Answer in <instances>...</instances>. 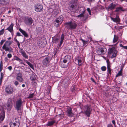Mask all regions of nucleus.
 Returning a JSON list of instances; mask_svg holds the SVG:
<instances>
[{
  "label": "nucleus",
  "instance_id": "f257e3e1",
  "mask_svg": "<svg viewBox=\"0 0 127 127\" xmlns=\"http://www.w3.org/2000/svg\"><path fill=\"white\" fill-rule=\"evenodd\" d=\"M12 43V41H7L2 46V49L6 52L8 51L9 53L13 52L12 49L10 46Z\"/></svg>",
  "mask_w": 127,
  "mask_h": 127
},
{
  "label": "nucleus",
  "instance_id": "f03ea898",
  "mask_svg": "<svg viewBox=\"0 0 127 127\" xmlns=\"http://www.w3.org/2000/svg\"><path fill=\"white\" fill-rule=\"evenodd\" d=\"M117 51L114 47L109 48L108 51V56L113 58L116 57Z\"/></svg>",
  "mask_w": 127,
  "mask_h": 127
},
{
  "label": "nucleus",
  "instance_id": "7ed1b4c3",
  "mask_svg": "<svg viewBox=\"0 0 127 127\" xmlns=\"http://www.w3.org/2000/svg\"><path fill=\"white\" fill-rule=\"evenodd\" d=\"M23 101L21 98H19L16 101L14 104V107L17 111L21 110Z\"/></svg>",
  "mask_w": 127,
  "mask_h": 127
},
{
  "label": "nucleus",
  "instance_id": "20e7f679",
  "mask_svg": "<svg viewBox=\"0 0 127 127\" xmlns=\"http://www.w3.org/2000/svg\"><path fill=\"white\" fill-rule=\"evenodd\" d=\"M65 24L67 25V28L70 30L75 29L77 26V24L74 22L70 21L66 23Z\"/></svg>",
  "mask_w": 127,
  "mask_h": 127
},
{
  "label": "nucleus",
  "instance_id": "39448f33",
  "mask_svg": "<svg viewBox=\"0 0 127 127\" xmlns=\"http://www.w3.org/2000/svg\"><path fill=\"white\" fill-rule=\"evenodd\" d=\"M107 50L106 48L104 47H99L97 49L96 53L99 55H103L106 53Z\"/></svg>",
  "mask_w": 127,
  "mask_h": 127
},
{
  "label": "nucleus",
  "instance_id": "423d86ee",
  "mask_svg": "<svg viewBox=\"0 0 127 127\" xmlns=\"http://www.w3.org/2000/svg\"><path fill=\"white\" fill-rule=\"evenodd\" d=\"M33 21L32 18L30 17H25L24 20V22L25 24L29 26L31 25Z\"/></svg>",
  "mask_w": 127,
  "mask_h": 127
},
{
  "label": "nucleus",
  "instance_id": "0eeeda50",
  "mask_svg": "<svg viewBox=\"0 0 127 127\" xmlns=\"http://www.w3.org/2000/svg\"><path fill=\"white\" fill-rule=\"evenodd\" d=\"M35 10L37 12H39L43 10V6L41 4H36L34 6Z\"/></svg>",
  "mask_w": 127,
  "mask_h": 127
},
{
  "label": "nucleus",
  "instance_id": "6e6552de",
  "mask_svg": "<svg viewBox=\"0 0 127 127\" xmlns=\"http://www.w3.org/2000/svg\"><path fill=\"white\" fill-rule=\"evenodd\" d=\"M13 105L12 100L11 99H9L6 105V108L7 110L10 111L11 110Z\"/></svg>",
  "mask_w": 127,
  "mask_h": 127
},
{
  "label": "nucleus",
  "instance_id": "1a4fd4ad",
  "mask_svg": "<svg viewBox=\"0 0 127 127\" xmlns=\"http://www.w3.org/2000/svg\"><path fill=\"white\" fill-rule=\"evenodd\" d=\"M85 108L86 110L84 112V113L87 117H89L90 116L92 109L88 105L86 106L85 107Z\"/></svg>",
  "mask_w": 127,
  "mask_h": 127
},
{
  "label": "nucleus",
  "instance_id": "9d476101",
  "mask_svg": "<svg viewBox=\"0 0 127 127\" xmlns=\"http://www.w3.org/2000/svg\"><path fill=\"white\" fill-rule=\"evenodd\" d=\"M5 91L8 94H11L13 91V88L11 86H8L5 89Z\"/></svg>",
  "mask_w": 127,
  "mask_h": 127
},
{
  "label": "nucleus",
  "instance_id": "9b49d317",
  "mask_svg": "<svg viewBox=\"0 0 127 127\" xmlns=\"http://www.w3.org/2000/svg\"><path fill=\"white\" fill-rule=\"evenodd\" d=\"M16 79L20 83L22 82L23 81L22 75L21 73L18 74L16 77Z\"/></svg>",
  "mask_w": 127,
  "mask_h": 127
},
{
  "label": "nucleus",
  "instance_id": "f8f14e48",
  "mask_svg": "<svg viewBox=\"0 0 127 127\" xmlns=\"http://www.w3.org/2000/svg\"><path fill=\"white\" fill-rule=\"evenodd\" d=\"M50 61V60L49 57V56H47L43 60L42 64L43 65L46 66L48 64Z\"/></svg>",
  "mask_w": 127,
  "mask_h": 127
},
{
  "label": "nucleus",
  "instance_id": "ddd939ff",
  "mask_svg": "<svg viewBox=\"0 0 127 127\" xmlns=\"http://www.w3.org/2000/svg\"><path fill=\"white\" fill-rule=\"evenodd\" d=\"M71 57L70 56L67 55L65 56L64 58L63 62L64 63H66L67 62H68V64H69L70 62L71 59Z\"/></svg>",
  "mask_w": 127,
  "mask_h": 127
},
{
  "label": "nucleus",
  "instance_id": "4468645a",
  "mask_svg": "<svg viewBox=\"0 0 127 127\" xmlns=\"http://www.w3.org/2000/svg\"><path fill=\"white\" fill-rule=\"evenodd\" d=\"M66 113L67 115L69 117H72L74 115L72 112V108L71 107L67 108Z\"/></svg>",
  "mask_w": 127,
  "mask_h": 127
},
{
  "label": "nucleus",
  "instance_id": "2eb2a0df",
  "mask_svg": "<svg viewBox=\"0 0 127 127\" xmlns=\"http://www.w3.org/2000/svg\"><path fill=\"white\" fill-rule=\"evenodd\" d=\"M107 67V71L109 74L111 75V69L110 68L111 66L110 63L108 60L106 61Z\"/></svg>",
  "mask_w": 127,
  "mask_h": 127
},
{
  "label": "nucleus",
  "instance_id": "dca6fc26",
  "mask_svg": "<svg viewBox=\"0 0 127 127\" xmlns=\"http://www.w3.org/2000/svg\"><path fill=\"white\" fill-rule=\"evenodd\" d=\"M116 6V4H115L113 2H112L110 3L108 6V10H111L114 9L115 8Z\"/></svg>",
  "mask_w": 127,
  "mask_h": 127
},
{
  "label": "nucleus",
  "instance_id": "f3484780",
  "mask_svg": "<svg viewBox=\"0 0 127 127\" xmlns=\"http://www.w3.org/2000/svg\"><path fill=\"white\" fill-rule=\"evenodd\" d=\"M20 53H21L24 57L26 59H28V56L25 52L24 50H23L22 48L21 49V50L20 51Z\"/></svg>",
  "mask_w": 127,
  "mask_h": 127
},
{
  "label": "nucleus",
  "instance_id": "a211bd4d",
  "mask_svg": "<svg viewBox=\"0 0 127 127\" xmlns=\"http://www.w3.org/2000/svg\"><path fill=\"white\" fill-rule=\"evenodd\" d=\"M14 26V24L13 23H11L10 25L8 28L6 29V30H8L10 32H11L13 31V27Z\"/></svg>",
  "mask_w": 127,
  "mask_h": 127
},
{
  "label": "nucleus",
  "instance_id": "6ab92c4d",
  "mask_svg": "<svg viewBox=\"0 0 127 127\" xmlns=\"http://www.w3.org/2000/svg\"><path fill=\"white\" fill-rule=\"evenodd\" d=\"M84 13H81L80 14L77 16V17L80 18L83 17V19L82 20V21H84L86 20L88 18V17H84Z\"/></svg>",
  "mask_w": 127,
  "mask_h": 127
},
{
  "label": "nucleus",
  "instance_id": "aec40b11",
  "mask_svg": "<svg viewBox=\"0 0 127 127\" xmlns=\"http://www.w3.org/2000/svg\"><path fill=\"white\" fill-rule=\"evenodd\" d=\"M56 123V121L54 119L48 121L46 124L47 126H53Z\"/></svg>",
  "mask_w": 127,
  "mask_h": 127
},
{
  "label": "nucleus",
  "instance_id": "412c9836",
  "mask_svg": "<svg viewBox=\"0 0 127 127\" xmlns=\"http://www.w3.org/2000/svg\"><path fill=\"white\" fill-rule=\"evenodd\" d=\"M9 0H0V4L6 5L9 2Z\"/></svg>",
  "mask_w": 127,
  "mask_h": 127
},
{
  "label": "nucleus",
  "instance_id": "4be33fe9",
  "mask_svg": "<svg viewBox=\"0 0 127 127\" xmlns=\"http://www.w3.org/2000/svg\"><path fill=\"white\" fill-rule=\"evenodd\" d=\"M19 30L25 37H28V34L25 31L22 29L21 28L19 29Z\"/></svg>",
  "mask_w": 127,
  "mask_h": 127
},
{
  "label": "nucleus",
  "instance_id": "5701e85b",
  "mask_svg": "<svg viewBox=\"0 0 127 127\" xmlns=\"http://www.w3.org/2000/svg\"><path fill=\"white\" fill-rule=\"evenodd\" d=\"M79 10L80 13H84L86 11V9L84 7H81L79 8Z\"/></svg>",
  "mask_w": 127,
  "mask_h": 127
},
{
  "label": "nucleus",
  "instance_id": "b1692460",
  "mask_svg": "<svg viewBox=\"0 0 127 127\" xmlns=\"http://www.w3.org/2000/svg\"><path fill=\"white\" fill-rule=\"evenodd\" d=\"M123 8L121 7H118L116 8L115 12H118L120 11H124L125 10L123 9Z\"/></svg>",
  "mask_w": 127,
  "mask_h": 127
},
{
  "label": "nucleus",
  "instance_id": "393cba45",
  "mask_svg": "<svg viewBox=\"0 0 127 127\" xmlns=\"http://www.w3.org/2000/svg\"><path fill=\"white\" fill-rule=\"evenodd\" d=\"M9 124L10 127H19L20 125L13 122H10Z\"/></svg>",
  "mask_w": 127,
  "mask_h": 127
},
{
  "label": "nucleus",
  "instance_id": "a878e982",
  "mask_svg": "<svg viewBox=\"0 0 127 127\" xmlns=\"http://www.w3.org/2000/svg\"><path fill=\"white\" fill-rule=\"evenodd\" d=\"M60 23V22L59 21V20L56 19L55 21H54V26L56 27H58L59 26Z\"/></svg>",
  "mask_w": 127,
  "mask_h": 127
},
{
  "label": "nucleus",
  "instance_id": "bb28decb",
  "mask_svg": "<svg viewBox=\"0 0 127 127\" xmlns=\"http://www.w3.org/2000/svg\"><path fill=\"white\" fill-rule=\"evenodd\" d=\"M56 19L58 20L60 22H61L60 24H61L63 20V17L61 15L58 17Z\"/></svg>",
  "mask_w": 127,
  "mask_h": 127
},
{
  "label": "nucleus",
  "instance_id": "cd10ccee",
  "mask_svg": "<svg viewBox=\"0 0 127 127\" xmlns=\"http://www.w3.org/2000/svg\"><path fill=\"white\" fill-rule=\"evenodd\" d=\"M122 69H121L119 71L117 74L116 76V77H117L119 76H122L123 74L122 73Z\"/></svg>",
  "mask_w": 127,
  "mask_h": 127
},
{
  "label": "nucleus",
  "instance_id": "c85d7f7f",
  "mask_svg": "<svg viewBox=\"0 0 127 127\" xmlns=\"http://www.w3.org/2000/svg\"><path fill=\"white\" fill-rule=\"evenodd\" d=\"M13 123L17 124L20 125V122L18 118H15L13 120Z\"/></svg>",
  "mask_w": 127,
  "mask_h": 127
},
{
  "label": "nucleus",
  "instance_id": "c756f323",
  "mask_svg": "<svg viewBox=\"0 0 127 127\" xmlns=\"http://www.w3.org/2000/svg\"><path fill=\"white\" fill-rule=\"evenodd\" d=\"M76 60L78 61V65L80 66H81L82 65L81 60L79 59V57H78L77 59H76L75 61Z\"/></svg>",
  "mask_w": 127,
  "mask_h": 127
},
{
  "label": "nucleus",
  "instance_id": "7c9ffc66",
  "mask_svg": "<svg viewBox=\"0 0 127 127\" xmlns=\"http://www.w3.org/2000/svg\"><path fill=\"white\" fill-rule=\"evenodd\" d=\"M59 11L58 10L56 9L54 10L52 12V14L54 16H56L57 15Z\"/></svg>",
  "mask_w": 127,
  "mask_h": 127
},
{
  "label": "nucleus",
  "instance_id": "2f4dec72",
  "mask_svg": "<svg viewBox=\"0 0 127 127\" xmlns=\"http://www.w3.org/2000/svg\"><path fill=\"white\" fill-rule=\"evenodd\" d=\"M5 118V115L4 114H2L0 115V122H2L3 121Z\"/></svg>",
  "mask_w": 127,
  "mask_h": 127
},
{
  "label": "nucleus",
  "instance_id": "473e14b6",
  "mask_svg": "<svg viewBox=\"0 0 127 127\" xmlns=\"http://www.w3.org/2000/svg\"><path fill=\"white\" fill-rule=\"evenodd\" d=\"M81 40L82 41L83 43V46H86V45L88 43V42L89 41L88 40L87 41H85L83 39H81Z\"/></svg>",
  "mask_w": 127,
  "mask_h": 127
},
{
  "label": "nucleus",
  "instance_id": "72a5a7b5",
  "mask_svg": "<svg viewBox=\"0 0 127 127\" xmlns=\"http://www.w3.org/2000/svg\"><path fill=\"white\" fill-rule=\"evenodd\" d=\"M3 68V63L2 61H0V72H1Z\"/></svg>",
  "mask_w": 127,
  "mask_h": 127
},
{
  "label": "nucleus",
  "instance_id": "f704fd0d",
  "mask_svg": "<svg viewBox=\"0 0 127 127\" xmlns=\"http://www.w3.org/2000/svg\"><path fill=\"white\" fill-rule=\"evenodd\" d=\"M26 63L32 69L33 68V65L31 63L28 61H27Z\"/></svg>",
  "mask_w": 127,
  "mask_h": 127
},
{
  "label": "nucleus",
  "instance_id": "c9c22d12",
  "mask_svg": "<svg viewBox=\"0 0 127 127\" xmlns=\"http://www.w3.org/2000/svg\"><path fill=\"white\" fill-rule=\"evenodd\" d=\"M118 40V38L117 36L115 35H114L113 40V42L115 43Z\"/></svg>",
  "mask_w": 127,
  "mask_h": 127
},
{
  "label": "nucleus",
  "instance_id": "e433bc0d",
  "mask_svg": "<svg viewBox=\"0 0 127 127\" xmlns=\"http://www.w3.org/2000/svg\"><path fill=\"white\" fill-rule=\"evenodd\" d=\"M60 66L62 68H66L67 67V65H66L62 63L60 64Z\"/></svg>",
  "mask_w": 127,
  "mask_h": 127
},
{
  "label": "nucleus",
  "instance_id": "4c0bfd02",
  "mask_svg": "<svg viewBox=\"0 0 127 127\" xmlns=\"http://www.w3.org/2000/svg\"><path fill=\"white\" fill-rule=\"evenodd\" d=\"M111 19L113 20V21L115 22H119V19L116 18H111Z\"/></svg>",
  "mask_w": 127,
  "mask_h": 127
},
{
  "label": "nucleus",
  "instance_id": "58836bf2",
  "mask_svg": "<svg viewBox=\"0 0 127 127\" xmlns=\"http://www.w3.org/2000/svg\"><path fill=\"white\" fill-rule=\"evenodd\" d=\"M101 69L102 71H104L106 70V68L105 66H103L101 67Z\"/></svg>",
  "mask_w": 127,
  "mask_h": 127
},
{
  "label": "nucleus",
  "instance_id": "ea45409f",
  "mask_svg": "<svg viewBox=\"0 0 127 127\" xmlns=\"http://www.w3.org/2000/svg\"><path fill=\"white\" fill-rule=\"evenodd\" d=\"M34 95V93H32V94H30L29 95L28 98H32Z\"/></svg>",
  "mask_w": 127,
  "mask_h": 127
},
{
  "label": "nucleus",
  "instance_id": "a19ab883",
  "mask_svg": "<svg viewBox=\"0 0 127 127\" xmlns=\"http://www.w3.org/2000/svg\"><path fill=\"white\" fill-rule=\"evenodd\" d=\"M58 40L59 39L57 38H56L53 39V42L54 43H57L58 42Z\"/></svg>",
  "mask_w": 127,
  "mask_h": 127
},
{
  "label": "nucleus",
  "instance_id": "79ce46f5",
  "mask_svg": "<svg viewBox=\"0 0 127 127\" xmlns=\"http://www.w3.org/2000/svg\"><path fill=\"white\" fill-rule=\"evenodd\" d=\"M75 86L74 85L72 87L71 90V91L73 93H74V92L75 90Z\"/></svg>",
  "mask_w": 127,
  "mask_h": 127
},
{
  "label": "nucleus",
  "instance_id": "37998d69",
  "mask_svg": "<svg viewBox=\"0 0 127 127\" xmlns=\"http://www.w3.org/2000/svg\"><path fill=\"white\" fill-rule=\"evenodd\" d=\"M15 60L17 61H19V62L20 61H22V60L21 59L16 56H15Z\"/></svg>",
  "mask_w": 127,
  "mask_h": 127
},
{
  "label": "nucleus",
  "instance_id": "c03bdc74",
  "mask_svg": "<svg viewBox=\"0 0 127 127\" xmlns=\"http://www.w3.org/2000/svg\"><path fill=\"white\" fill-rule=\"evenodd\" d=\"M4 32V29H2V30L0 31V36L2 35Z\"/></svg>",
  "mask_w": 127,
  "mask_h": 127
},
{
  "label": "nucleus",
  "instance_id": "a18cd8bd",
  "mask_svg": "<svg viewBox=\"0 0 127 127\" xmlns=\"http://www.w3.org/2000/svg\"><path fill=\"white\" fill-rule=\"evenodd\" d=\"M14 85L16 86H18L19 84L18 81L17 80H15L14 82Z\"/></svg>",
  "mask_w": 127,
  "mask_h": 127
},
{
  "label": "nucleus",
  "instance_id": "49530a36",
  "mask_svg": "<svg viewBox=\"0 0 127 127\" xmlns=\"http://www.w3.org/2000/svg\"><path fill=\"white\" fill-rule=\"evenodd\" d=\"M59 47H57L56 48L54 49V52H55V54L57 53L58 51H59Z\"/></svg>",
  "mask_w": 127,
  "mask_h": 127
},
{
  "label": "nucleus",
  "instance_id": "de8ad7c7",
  "mask_svg": "<svg viewBox=\"0 0 127 127\" xmlns=\"http://www.w3.org/2000/svg\"><path fill=\"white\" fill-rule=\"evenodd\" d=\"M87 11L88 12L89 14L90 15H91V10L90 8H88L87 9Z\"/></svg>",
  "mask_w": 127,
  "mask_h": 127
},
{
  "label": "nucleus",
  "instance_id": "09e8293b",
  "mask_svg": "<svg viewBox=\"0 0 127 127\" xmlns=\"http://www.w3.org/2000/svg\"><path fill=\"white\" fill-rule=\"evenodd\" d=\"M64 35L63 34H62L61 35V41H63L64 39Z\"/></svg>",
  "mask_w": 127,
  "mask_h": 127
},
{
  "label": "nucleus",
  "instance_id": "8fccbe9b",
  "mask_svg": "<svg viewBox=\"0 0 127 127\" xmlns=\"http://www.w3.org/2000/svg\"><path fill=\"white\" fill-rule=\"evenodd\" d=\"M6 40L5 39V40H1L0 42V45L2 46V45L3 44V43Z\"/></svg>",
  "mask_w": 127,
  "mask_h": 127
},
{
  "label": "nucleus",
  "instance_id": "3c124183",
  "mask_svg": "<svg viewBox=\"0 0 127 127\" xmlns=\"http://www.w3.org/2000/svg\"><path fill=\"white\" fill-rule=\"evenodd\" d=\"M74 7V5L73 4H72L70 6L69 9H71L72 8V10L73 9V8Z\"/></svg>",
  "mask_w": 127,
  "mask_h": 127
},
{
  "label": "nucleus",
  "instance_id": "603ef678",
  "mask_svg": "<svg viewBox=\"0 0 127 127\" xmlns=\"http://www.w3.org/2000/svg\"><path fill=\"white\" fill-rule=\"evenodd\" d=\"M7 56L9 58H11L12 57V55L11 54L9 53L8 54Z\"/></svg>",
  "mask_w": 127,
  "mask_h": 127
},
{
  "label": "nucleus",
  "instance_id": "864d4df0",
  "mask_svg": "<svg viewBox=\"0 0 127 127\" xmlns=\"http://www.w3.org/2000/svg\"><path fill=\"white\" fill-rule=\"evenodd\" d=\"M7 68L10 70L11 71L12 69V67L11 66H10L7 67Z\"/></svg>",
  "mask_w": 127,
  "mask_h": 127
},
{
  "label": "nucleus",
  "instance_id": "5fc2aeb1",
  "mask_svg": "<svg viewBox=\"0 0 127 127\" xmlns=\"http://www.w3.org/2000/svg\"><path fill=\"white\" fill-rule=\"evenodd\" d=\"M112 122L113 124L114 125V127H115L116 126V125L115 121L114 120H113L112 121Z\"/></svg>",
  "mask_w": 127,
  "mask_h": 127
},
{
  "label": "nucleus",
  "instance_id": "6e6d98bb",
  "mask_svg": "<svg viewBox=\"0 0 127 127\" xmlns=\"http://www.w3.org/2000/svg\"><path fill=\"white\" fill-rule=\"evenodd\" d=\"M17 35L18 36H22L21 34L19 32H17L16 33Z\"/></svg>",
  "mask_w": 127,
  "mask_h": 127
},
{
  "label": "nucleus",
  "instance_id": "4d7b16f0",
  "mask_svg": "<svg viewBox=\"0 0 127 127\" xmlns=\"http://www.w3.org/2000/svg\"><path fill=\"white\" fill-rule=\"evenodd\" d=\"M63 41H61L60 43V44H59V45H58V46H59L58 47H60L61 46L62 44L63 43Z\"/></svg>",
  "mask_w": 127,
  "mask_h": 127
},
{
  "label": "nucleus",
  "instance_id": "13d9d810",
  "mask_svg": "<svg viewBox=\"0 0 127 127\" xmlns=\"http://www.w3.org/2000/svg\"><path fill=\"white\" fill-rule=\"evenodd\" d=\"M91 81L95 83H96V82L95 80L94 79L92 78L91 77Z\"/></svg>",
  "mask_w": 127,
  "mask_h": 127
},
{
  "label": "nucleus",
  "instance_id": "bf43d9fd",
  "mask_svg": "<svg viewBox=\"0 0 127 127\" xmlns=\"http://www.w3.org/2000/svg\"><path fill=\"white\" fill-rule=\"evenodd\" d=\"M107 127H113L112 125L111 124H109L108 125Z\"/></svg>",
  "mask_w": 127,
  "mask_h": 127
},
{
  "label": "nucleus",
  "instance_id": "052dcab7",
  "mask_svg": "<svg viewBox=\"0 0 127 127\" xmlns=\"http://www.w3.org/2000/svg\"><path fill=\"white\" fill-rule=\"evenodd\" d=\"M4 60L6 62H7L9 60L7 58L5 57L4 58Z\"/></svg>",
  "mask_w": 127,
  "mask_h": 127
},
{
  "label": "nucleus",
  "instance_id": "680f3d73",
  "mask_svg": "<svg viewBox=\"0 0 127 127\" xmlns=\"http://www.w3.org/2000/svg\"><path fill=\"white\" fill-rule=\"evenodd\" d=\"M17 45H18V48H19L20 49H21L20 48V43H19V42H18V43H17Z\"/></svg>",
  "mask_w": 127,
  "mask_h": 127
},
{
  "label": "nucleus",
  "instance_id": "e2e57ef3",
  "mask_svg": "<svg viewBox=\"0 0 127 127\" xmlns=\"http://www.w3.org/2000/svg\"><path fill=\"white\" fill-rule=\"evenodd\" d=\"M0 72L1 73L0 77H3V73L1 72H1Z\"/></svg>",
  "mask_w": 127,
  "mask_h": 127
},
{
  "label": "nucleus",
  "instance_id": "0e129e2a",
  "mask_svg": "<svg viewBox=\"0 0 127 127\" xmlns=\"http://www.w3.org/2000/svg\"><path fill=\"white\" fill-rule=\"evenodd\" d=\"M123 48V49L127 50V46H124Z\"/></svg>",
  "mask_w": 127,
  "mask_h": 127
},
{
  "label": "nucleus",
  "instance_id": "69168bd1",
  "mask_svg": "<svg viewBox=\"0 0 127 127\" xmlns=\"http://www.w3.org/2000/svg\"><path fill=\"white\" fill-rule=\"evenodd\" d=\"M3 77H1L0 78V83H1L2 82V80L3 79Z\"/></svg>",
  "mask_w": 127,
  "mask_h": 127
},
{
  "label": "nucleus",
  "instance_id": "338daca9",
  "mask_svg": "<svg viewBox=\"0 0 127 127\" xmlns=\"http://www.w3.org/2000/svg\"><path fill=\"white\" fill-rule=\"evenodd\" d=\"M14 39L15 41L17 43L19 42V41L17 40L16 39V38H15V39L14 38Z\"/></svg>",
  "mask_w": 127,
  "mask_h": 127
},
{
  "label": "nucleus",
  "instance_id": "774afa93",
  "mask_svg": "<svg viewBox=\"0 0 127 127\" xmlns=\"http://www.w3.org/2000/svg\"><path fill=\"white\" fill-rule=\"evenodd\" d=\"M120 47L123 48V47L124 46H123V45L122 44H120Z\"/></svg>",
  "mask_w": 127,
  "mask_h": 127
}]
</instances>
